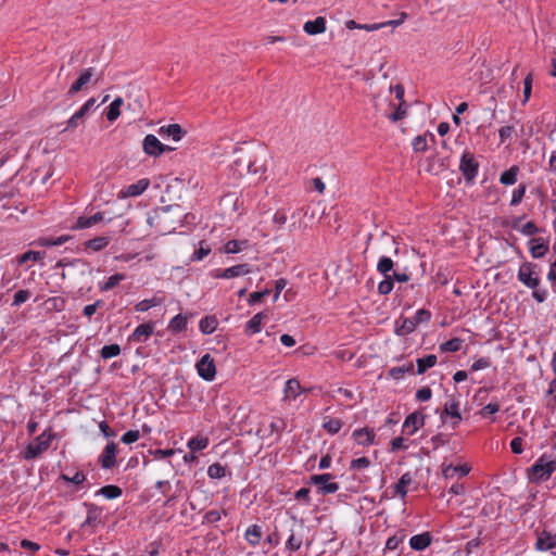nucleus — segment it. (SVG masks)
Returning <instances> with one entry per match:
<instances>
[{"label": "nucleus", "mask_w": 556, "mask_h": 556, "mask_svg": "<svg viewBox=\"0 0 556 556\" xmlns=\"http://www.w3.org/2000/svg\"><path fill=\"white\" fill-rule=\"evenodd\" d=\"M555 471L556 454L544 453L527 469V476L531 483L540 484L547 481Z\"/></svg>", "instance_id": "obj_1"}, {"label": "nucleus", "mask_w": 556, "mask_h": 556, "mask_svg": "<svg viewBox=\"0 0 556 556\" xmlns=\"http://www.w3.org/2000/svg\"><path fill=\"white\" fill-rule=\"evenodd\" d=\"M55 438V433L51 429L45 430L41 434L36 437L22 451L21 455L25 460H31L37 458L41 453L47 451L52 440Z\"/></svg>", "instance_id": "obj_2"}, {"label": "nucleus", "mask_w": 556, "mask_h": 556, "mask_svg": "<svg viewBox=\"0 0 556 556\" xmlns=\"http://www.w3.org/2000/svg\"><path fill=\"white\" fill-rule=\"evenodd\" d=\"M518 280L523 283L527 288L532 290V298L538 303H543L547 299V290L541 288V278L540 276H534L531 271L527 270L525 267L520 265L517 274Z\"/></svg>", "instance_id": "obj_3"}, {"label": "nucleus", "mask_w": 556, "mask_h": 556, "mask_svg": "<svg viewBox=\"0 0 556 556\" xmlns=\"http://www.w3.org/2000/svg\"><path fill=\"white\" fill-rule=\"evenodd\" d=\"M235 153L239 154V156L233 160L232 166L240 176L250 173L256 174L263 168V165L256 166V157L244 152L242 148H237Z\"/></svg>", "instance_id": "obj_4"}, {"label": "nucleus", "mask_w": 556, "mask_h": 556, "mask_svg": "<svg viewBox=\"0 0 556 556\" xmlns=\"http://www.w3.org/2000/svg\"><path fill=\"white\" fill-rule=\"evenodd\" d=\"M459 170L462 172L467 185H472L479 172V163L473 153L464 151L460 156Z\"/></svg>", "instance_id": "obj_5"}, {"label": "nucleus", "mask_w": 556, "mask_h": 556, "mask_svg": "<svg viewBox=\"0 0 556 556\" xmlns=\"http://www.w3.org/2000/svg\"><path fill=\"white\" fill-rule=\"evenodd\" d=\"M333 478L331 473L313 475L309 478V483L318 486V493L321 495L333 494L339 490L337 482H330Z\"/></svg>", "instance_id": "obj_6"}, {"label": "nucleus", "mask_w": 556, "mask_h": 556, "mask_svg": "<svg viewBox=\"0 0 556 556\" xmlns=\"http://www.w3.org/2000/svg\"><path fill=\"white\" fill-rule=\"evenodd\" d=\"M197 370L199 376L205 380V381H213L216 376V366L214 358L208 354H204L198 362H197Z\"/></svg>", "instance_id": "obj_7"}, {"label": "nucleus", "mask_w": 556, "mask_h": 556, "mask_svg": "<svg viewBox=\"0 0 556 556\" xmlns=\"http://www.w3.org/2000/svg\"><path fill=\"white\" fill-rule=\"evenodd\" d=\"M535 534L536 542L534 544V547L536 551L547 552L556 548V533H552L545 529L542 531H539L536 529Z\"/></svg>", "instance_id": "obj_8"}, {"label": "nucleus", "mask_w": 556, "mask_h": 556, "mask_svg": "<svg viewBox=\"0 0 556 556\" xmlns=\"http://www.w3.org/2000/svg\"><path fill=\"white\" fill-rule=\"evenodd\" d=\"M93 75H94L93 67L85 68L80 73L78 78L71 85L70 89L67 90L66 96L71 98V97L75 96L77 92L86 89L87 85L89 83H91Z\"/></svg>", "instance_id": "obj_9"}, {"label": "nucleus", "mask_w": 556, "mask_h": 556, "mask_svg": "<svg viewBox=\"0 0 556 556\" xmlns=\"http://www.w3.org/2000/svg\"><path fill=\"white\" fill-rule=\"evenodd\" d=\"M97 100L90 98L87 100L80 109L67 121L66 128L64 130H73L84 123L86 114L96 105Z\"/></svg>", "instance_id": "obj_10"}, {"label": "nucleus", "mask_w": 556, "mask_h": 556, "mask_svg": "<svg viewBox=\"0 0 556 556\" xmlns=\"http://www.w3.org/2000/svg\"><path fill=\"white\" fill-rule=\"evenodd\" d=\"M83 505L87 509V518L81 523V528H84L86 526L96 527L102 522V514H103L102 507H100L93 503H88V502H84Z\"/></svg>", "instance_id": "obj_11"}, {"label": "nucleus", "mask_w": 556, "mask_h": 556, "mask_svg": "<svg viewBox=\"0 0 556 556\" xmlns=\"http://www.w3.org/2000/svg\"><path fill=\"white\" fill-rule=\"evenodd\" d=\"M426 416L419 412L409 414L403 424L402 431L408 435H413L419 428L424 427Z\"/></svg>", "instance_id": "obj_12"}, {"label": "nucleus", "mask_w": 556, "mask_h": 556, "mask_svg": "<svg viewBox=\"0 0 556 556\" xmlns=\"http://www.w3.org/2000/svg\"><path fill=\"white\" fill-rule=\"evenodd\" d=\"M447 416H450L453 419H455V421L452 422V428L453 429H455L459 425V422L462 421V415L459 413V402L456 399H454V397H452L444 405V409L442 410L441 416H440L442 422H445V418Z\"/></svg>", "instance_id": "obj_13"}, {"label": "nucleus", "mask_w": 556, "mask_h": 556, "mask_svg": "<svg viewBox=\"0 0 556 556\" xmlns=\"http://www.w3.org/2000/svg\"><path fill=\"white\" fill-rule=\"evenodd\" d=\"M142 149L146 154L157 157L164 153V144L154 136L147 135L142 141Z\"/></svg>", "instance_id": "obj_14"}, {"label": "nucleus", "mask_w": 556, "mask_h": 556, "mask_svg": "<svg viewBox=\"0 0 556 556\" xmlns=\"http://www.w3.org/2000/svg\"><path fill=\"white\" fill-rule=\"evenodd\" d=\"M117 444L109 442L99 457V463L103 469H111L116 465Z\"/></svg>", "instance_id": "obj_15"}, {"label": "nucleus", "mask_w": 556, "mask_h": 556, "mask_svg": "<svg viewBox=\"0 0 556 556\" xmlns=\"http://www.w3.org/2000/svg\"><path fill=\"white\" fill-rule=\"evenodd\" d=\"M153 331L154 321L150 320L148 323L137 326L128 340L132 342L143 343L151 337Z\"/></svg>", "instance_id": "obj_16"}, {"label": "nucleus", "mask_w": 556, "mask_h": 556, "mask_svg": "<svg viewBox=\"0 0 556 556\" xmlns=\"http://www.w3.org/2000/svg\"><path fill=\"white\" fill-rule=\"evenodd\" d=\"M352 438L358 445L369 446L375 443L376 433L374 429L365 427L354 430Z\"/></svg>", "instance_id": "obj_17"}, {"label": "nucleus", "mask_w": 556, "mask_h": 556, "mask_svg": "<svg viewBox=\"0 0 556 556\" xmlns=\"http://www.w3.org/2000/svg\"><path fill=\"white\" fill-rule=\"evenodd\" d=\"M432 543V534L428 531L413 535L409 539V547L416 552H422Z\"/></svg>", "instance_id": "obj_18"}, {"label": "nucleus", "mask_w": 556, "mask_h": 556, "mask_svg": "<svg viewBox=\"0 0 556 556\" xmlns=\"http://www.w3.org/2000/svg\"><path fill=\"white\" fill-rule=\"evenodd\" d=\"M159 135L163 138H172L174 141H179L186 135V130L179 124H169L159 128Z\"/></svg>", "instance_id": "obj_19"}, {"label": "nucleus", "mask_w": 556, "mask_h": 556, "mask_svg": "<svg viewBox=\"0 0 556 556\" xmlns=\"http://www.w3.org/2000/svg\"><path fill=\"white\" fill-rule=\"evenodd\" d=\"M150 180L148 178L139 179L137 182L127 186L121 191L122 198L138 197L142 194L149 187Z\"/></svg>", "instance_id": "obj_20"}, {"label": "nucleus", "mask_w": 556, "mask_h": 556, "mask_svg": "<svg viewBox=\"0 0 556 556\" xmlns=\"http://www.w3.org/2000/svg\"><path fill=\"white\" fill-rule=\"evenodd\" d=\"M416 329L413 320L408 317H405L401 315L395 321H394V332L399 337L407 336L412 332H414Z\"/></svg>", "instance_id": "obj_21"}, {"label": "nucleus", "mask_w": 556, "mask_h": 556, "mask_svg": "<svg viewBox=\"0 0 556 556\" xmlns=\"http://www.w3.org/2000/svg\"><path fill=\"white\" fill-rule=\"evenodd\" d=\"M529 245L533 258H542L548 252V242L541 237L530 239Z\"/></svg>", "instance_id": "obj_22"}, {"label": "nucleus", "mask_w": 556, "mask_h": 556, "mask_svg": "<svg viewBox=\"0 0 556 556\" xmlns=\"http://www.w3.org/2000/svg\"><path fill=\"white\" fill-rule=\"evenodd\" d=\"M189 317H192V314H190L189 316L184 314H177L169 320L167 329L175 334L185 331L187 329Z\"/></svg>", "instance_id": "obj_23"}, {"label": "nucleus", "mask_w": 556, "mask_h": 556, "mask_svg": "<svg viewBox=\"0 0 556 556\" xmlns=\"http://www.w3.org/2000/svg\"><path fill=\"white\" fill-rule=\"evenodd\" d=\"M413 482V477L410 472H405L401 476L399 481L393 484V495L400 496L402 500H404L407 495L406 488Z\"/></svg>", "instance_id": "obj_24"}, {"label": "nucleus", "mask_w": 556, "mask_h": 556, "mask_svg": "<svg viewBox=\"0 0 556 556\" xmlns=\"http://www.w3.org/2000/svg\"><path fill=\"white\" fill-rule=\"evenodd\" d=\"M267 318V314L265 312H260L255 314L248 323L245 324L244 332L248 336H252L258 333L262 330V321Z\"/></svg>", "instance_id": "obj_25"}, {"label": "nucleus", "mask_w": 556, "mask_h": 556, "mask_svg": "<svg viewBox=\"0 0 556 556\" xmlns=\"http://www.w3.org/2000/svg\"><path fill=\"white\" fill-rule=\"evenodd\" d=\"M303 29L308 35H318L326 30V18L318 16L313 21L305 22Z\"/></svg>", "instance_id": "obj_26"}, {"label": "nucleus", "mask_w": 556, "mask_h": 556, "mask_svg": "<svg viewBox=\"0 0 556 556\" xmlns=\"http://www.w3.org/2000/svg\"><path fill=\"white\" fill-rule=\"evenodd\" d=\"M111 242V236H99L85 241L84 245L87 250L99 252L105 249Z\"/></svg>", "instance_id": "obj_27"}, {"label": "nucleus", "mask_w": 556, "mask_h": 556, "mask_svg": "<svg viewBox=\"0 0 556 556\" xmlns=\"http://www.w3.org/2000/svg\"><path fill=\"white\" fill-rule=\"evenodd\" d=\"M438 362V357L434 354H428L424 357H419L416 359V374L417 375H424L428 369L435 366Z\"/></svg>", "instance_id": "obj_28"}, {"label": "nucleus", "mask_w": 556, "mask_h": 556, "mask_svg": "<svg viewBox=\"0 0 556 556\" xmlns=\"http://www.w3.org/2000/svg\"><path fill=\"white\" fill-rule=\"evenodd\" d=\"M251 271H252L251 265L243 263V264H238V265H233L231 267L225 268L224 276H225V279H231L235 277L248 275Z\"/></svg>", "instance_id": "obj_29"}, {"label": "nucleus", "mask_w": 556, "mask_h": 556, "mask_svg": "<svg viewBox=\"0 0 556 556\" xmlns=\"http://www.w3.org/2000/svg\"><path fill=\"white\" fill-rule=\"evenodd\" d=\"M470 468L467 465L463 466H454L452 464L443 467L442 475L445 479H452L456 475L459 477H465L469 473Z\"/></svg>", "instance_id": "obj_30"}, {"label": "nucleus", "mask_w": 556, "mask_h": 556, "mask_svg": "<svg viewBox=\"0 0 556 556\" xmlns=\"http://www.w3.org/2000/svg\"><path fill=\"white\" fill-rule=\"evenodd\" d=\"M218 326V319L215 315H207L199 323V329L203 334L213 333Z\"/></svg>", "instance_id": "obj_31"}, {"label": "nucleus", "mask_w": 556, "mask_h": 556, "mask_svg": "<svg viewBox=\"0 0 556 556\" xmlns=\"http://www.w3.org/2000/svg\"><path fill=\"white\" fill-rule=\"evenodd\" d=\"M122 494H123L122 488L118 485H115V484L104 485L96 492V495H101V496L105 497L106 500H115V498L119 497Z\"/></svg>", "instance_id": "obj_32"}, {"label": "nucleus", "mask_w": 556, "mask_h": 556, "mask_svg": "<svg viewBox=\"0 0 556 556\" xmlns=\"http://www.w3.org/2000/svg\"><path fill=\"white\" fill-rule=\"evenodd\" d=\"M244 538L252 546L257 545L262 540V527L258 525H251L247 529Z\"/></svg>", "instance_id": "obj_33"}, {"label": "nucleus", "mask_w": 556, "mask_h": 556, "mask_svg": "<svg viewBox=\"0 0 556 556\" xmlns=\"http://www.w3.org/2000/svg\"><path fill=\"white\" fill-rule=\"evenodd\" d=\"M124 101L121 97L115 98L112 103L109 105L106 111V119L109 122L116 121L121 115V106L123 105Z\"/></svg>", "instance_id": "obj_34"}, {"label": "nucleus", "mask_w": 556, "mask_h": 556, "mask_svg": "<svg viewBox=\"0 0 556 556\" xmlns=\"http://www.w3.org/2000/svg\"><path fill=\"white\" fill-rule=\"evenodd\" d=\"M519 167L514 165L510 168L504 170L500 176V182L505 186H511L517 181Z\"/></svg>", "instance_id": "obj_35"}, {"label": "nucleus", "mask_w": 556, "mask_h": 556, "mask_svg": "<svg viewBox=\"0 0 556 556\" xmlns=\"http://www.w3.org/2000/svg\"><path fill=\"white\" fill-rule=\"evenodd\" d=\"M248 245V240H229L225 243L224 251L227 254H236L247 249Z\"/></svg>", "instance_id": "obj_36"}, {"label": "nucleus", "mask_w": 556, "mask_h": 556, "mask_svg": "<svg viewBox=\"0 0 556 556\" xmlns=\"http://www.w3.org/2000/svg\"><path fill=\"white\" fill-rule=\"evenodd\" d=\"M414 372V364L408 363L403 366H395L389 369L388 375L394 380H400L404 377L405 374Z\"/></svg>", "instance_id": "obj_37"}, {"label": "nucleus", "mask_w": 556, "mask_h": 556, "mask_svg": "<svg viewBox=\"0 0 556 556\" xmlns=\"http://www.w3.org/2000/svg\"><path fill=\"white\" fill-rule=\"evenodd\" d=\"M377 271L382 276H391L394 271V262L389 256H381L377 264Z\"/></svg>", "instance_id": "obj_38"}, {"label": "nucleus", "mask_w": 556, "mask_h": 556, "mask_svg": "<svg viewBox=\"0 0 556 556\" xmlns=\"http://www.w3.org/2000/svg\"><path fill=\"white\" fill-rule=\"evenodd\" d=\"M163 303V298L153 296L151 299H144L135 305L136 312H147L152 307L160 306Z\"/></svg>", "instance_id": "obj_39"}, {"label": "nucleus", "mask_w": 556, "mask_h": 556, "mask_svg": "<svg viewBox=\"0 0 556 556\" xmlns=\"http://www.w3.org/2000/svg\"><path fill=\"white\" fill-rule=\"evenodd\" d=\"M464 340L460 338H452L439 345V350L443 353L445 352H458L462 349Z\"/></svg>", "instance_id": "obj_40"}, {"label": "nucleus", "mask_w": 556, "mask_h": 556, "mask_svg": "<svg viewBox=\"0 0 556 556\" xmlns=\"http://www.w3.org/2000/svg\"><path fill=\"white\" fill-rule=\"evenodd\" d=\"M406 539V533L404 529L397 530L396 533L390 536L386 542V549L394 551L399 547L401 543Z\"/></svg>", "instance_id": "obj_41"}, {"label": "nucleus", "mask_w": 556, "mask_h": 556, "mask_svg": "<svg viewBox=\"0 0 556 556\" xmlns=\"http://www.w3.org/2000/svg\"><path fill=\"white\" fill-rule=\"evenodd\" d=\"M125 279V275L121 273H116L108 278V280L103 283L99 285V289L102 292L110 291L114 289L121 281Z\"/></svg>", "instance_id": "obj_42"}, {"label": "nucleus", "mask_w": 556, "mask_h": 556, "mask_svg": "<svg viewBox=\"0 0 556 556\" xmlns=\"http://www.w3.org/2000/svg\"><path fill=\"white\" fill-rule=\"evenodd\" d=\"M342 420L339 418H329L326 417L325 421L323 422L321 428L328 432L329 434H336L340 431L342 428Z\"/></svg>", "instance_id": "obj_43"}, {"label": "nucleus", "mask_w": 556, "mask_h": 556, "mask_svg": "<svg viewBox=\"0 0 556 556\" xmlns=\"http://www.w3.org/2000/svg\"><path fill=\"white\" fill-rule=\"evenodd\" d=\"M301 386L296 379H289L285 386L286 397L295 400L300 394Z\"/></svg>", "instance_id": "obj_44"}, {"label": "nucleus", "mask_w": 556, "mask_h": 556, "mask_svg": "<svg viewBox=\"0 0 556 556\" xmlns=\"http://www.w3.org/2000/svg\"><path fill=\"white\" fill-rule=\"evenodd\" d=\"M227 467L220 463H214L207 468V476L211 479H222L226 476Z\"/></svg>", "instance_id": "obj_45"}, {"label": "nucleus", "mask_w": 556, "mask_h": 556, "mask_svg": "<svg viewBox=\"0 0 556 556\" xmlns=\"http://www.w3.org/2000/svg\"><path fill=\"white\" fill-rule=\"evenodd\" d=\"M121 351H122L121 346L117 343L104 345L100 350V356L103 359H110V358L118 356L121 354Z\"/></svg>", "instance_id": "obj_46"}, {"label": "nucleus", "mask_w": 556, "mask_h": 556, "mask_svg": "<svg viewBox=\"0 0 556 556\" xmlns=\"http://www.w3.org/2000/svg\"><path fill=\"white\" fill-rule=\"evenodd\" d=\"M49 311L62 312L65 308L66 300L63 296H52L46 300Z\"/></svg>", "instance_id": "obj_47"}, {"label": "nucleus", "mask_w": 556, "mask_h": 556, "mask_svg": "<svg viewBox=\"0 0 556 556\" xmlns=\"http://www.w3.org/2000/svg\"><path fill=\"white\" fill-rule=\"evenodd\" d=\"M345 27L348 29H364L367 31H374L382 28V25H378V23L374 24H358L354 20H349L345 22Z\"/></svg>", "instance_id": "obj_48"}, {"label": "nucleus", "mask_w": 556, "mask_h": 556, "mask_svg": "<svg viewBox=\"0 0 556 556\" xmlns=\"http://www.w3.org/2000/svg\"><path fill=\"white\" fill-rule=\"evenodd\" d=\"M302 545V535H296L293 529L286 542V548L290 552H296Z\"/></svg>", "instance_id": "obj_49"}, {"label": "nucleus", "mask_w": 556, "mask_h": 556, "mask_svg": "<svg viewBox=\"0 0 556 556\" xmlns=\"http://www.w3.org/2000/svg\"><path fill=\"white\" fill-rule=\"evenodd\" d=\"M45 255V252L41 251H27L23 253L22 255L17 256V263L20 265L25 264L29 261L36 262L42 258Z\"/></svg>", "instance_id": "obj_50"}, {"label": "nucleus", "mask_w": 556, "mask_h": 556, "mask_svg": "<svg viewBox=\"0 0 556 556\" xmlns=\"http://www.w3.org/2000/svg\"><path fill=\"white\" fill-rule=\"evenodd\" d=\"M211 253V248L208 244H206L204 241L200 242L199 249H197L190 260L192 262L202 261L205 256H207Z\"/></svg>", "instance_id": "obj_51"}, {"label": "nucleus", "mask_w": 556, "mask_h": 556, "mask_svg": "<svg viewBox=\"0 0 556 556\" xmlns=\"http://www.w3.org/2000/svg\"><path fill=\"white\" fill-rule=\"evenodd\" d=\"M384 279L378 285V293L381 295H388L393 290L394 283L392 276H383Z\"/></svg>", "instance_id": "obj_52"}, {"label": "nucleus", "mask_w": 556, "mask_h": 556, "mask_svg": "<svg viewBox=\"0 0 556 556\" xmlns=\"http://www.w3.org/2000/svg\"><path fill=\"white\" fill-rule=\"evenodd\" d=\"M410 319L413 320L415 327L417 328L419 324L428 323L431 319V313L426 308H420L415 313L414 317H412Z\"/></svg>", "instance_id": "obj_53"}, {"label": "nucleus", "mask_w": 556, "mask_h": 556, "mask_svg": "<svg viewBox=\"0 0 556 556\" xmlns=\"http://www.w3.org/2000/svg\"><path fill=\"white\" fill-rule=\"evenodd\" d=\"M286 428L287 422L282 418H277L269 424L270 434L276 433L278 435L277 440H279L280 433L283 432Z\"/></svg>", "instance_id": "obj_54"}, {"label": "nucleus", "mask_w": 556, "mask_h": 556, "mask_svg": "<svg viewBox=\"0 0 556 556\" xmlns=\"http://www.w3.org/2000/svg\"><path fill=\"white\" fill-rule=\"evenodd\" d=\"M208 444V440L206 438L200 439V438H192L188 442V447L191 452H200L204 450Z\"/></svg>", "instance_id": "obj_55"}, {"label": "nucleus", "mask_w": 556, "mask_h": 556, "mask_svg": "<svg viewBox=\"0 0 556 556\" xmlns=\"http://www.w3.org/2000/svg\"><path fill=\"white\" fill-rule=\"evenodd\" d=\"M96 225L92 216H79L75 224L71 227L73 230L86 229Z\"/></svg>", "instance_id": "obj_56"}, {"label": "nucleus", "mask_w": 556, "mask_h": 556, "mask_svg": "<svg viewBox=\"0 0 556 556\" xmlns=\"http://www.w3.org/2000/svg\"><path fill=\"white\" fill-rule=\"evenodd\" d=\"M407 114V108L405 105V101L401 102L400 105L395 109V111L388 115V118L392 122H399L403 119Z\"/></svg>", "instance_id": "obj_57"}, {"label": "nucleus", "mask_w": 556, "mask_h": 556, "mask_svg": "<svg viewBox=\"0 0 556 556\" xmlns=\"http://www.w3.org/2000/svg\"><path fill=\"white\" fill-rule=\"evenodd\" d=\"M60 479L67 483L79 485L86 480V475L84 473V471H77L73 477H68L67 475L62 473L60 476Z\"/></svg>", "instance_id": "obj_58"}, {"label": "nucleus", "mask_w": 556, "mask_h": 556, "mask_svg": "<svg viewBox=\"0 0 556 556\" xmlns=\"http://www.w3.org/2000/svg\"><path fill=\"white\" fill-rule=\"evenodd\" d=\"M31 296V292L29 290H18L15 294H14V299H13V302H12V306H20L22 305L23 303H25L29 298Z\"/></svg>", "instance_id": "obj_59"}, {"label": "nucleus", "mask_w": 556, "mask_h": 556, "mask_svg": "<svg viewBox=\"0 0 556 556\" xmlns=\"http://www.w3.org/2000/svg\"><path fill=\"white\" fill-rule=\"evenodd\" d=\"M370 466V459L366 456L352 459L350 463V469L358 470Z\"/></svg>", "instance_id": "obj_60"}, {"label": "nucleus", "mask_w": 556, "mask_h": 556, "mask_svg": "<svg viewBox=\"0 0 556 556\" xmlns=\"http://www.w3.org/2000/svg\"><path fill=\"white\" fill-rule=\"evenodd\" d=\"M525 193H526V185L521 184L518 186V188H516L514 190L510 205H513V206L518 205L522 201Z\"/></svg>", "instance_id": "obj_61"}, {"label": "nucleus", "mask_w": 556, "mask_h": 556, "mask_svg": "<svg viewBox=\"0 0 556 556\" xmlns=\"http://www.w3.org/2000/svg\"><path fill=\"white\" fill-rule=\"evenodd\" d=\"M413 149L415 152H424L427 150V137L424 136H417L414 138L412 142Z\"/></svg>", "instance_id": "obj_62"}, {"label": "nucleus", "mask_w": 556, "mask_h": 556, "mask_svg": "<svg viewBox=\"0 0 556 556\" xmlns=\"http://www.w3.org/2000/svg\"><path fill=\"white\" fill-rule=\"evenodd\" d=\"M103 304L104 302L102 300H97L94 303L86 305L83 309L84 316L90 319L94 315L97 309L103 306Z\"/></svg>", "instance_id": "obj_63"}, {"label": "nucleus", "mask_w": 556, "mask_h": 556, "mask_svg": "<svg viewBox=\"0 0 556 556\" xmlns=\"http://www.w3.org/2000/svg\"><path fill=\"white\" fill-rule=\"evenodd\" d=\"M139 438H140L139 430H128L122 435L121 441L125 444H131V443H135L136 441H138Z\"/></svg>", "instance_id": "obj_64"}]
</instances>
